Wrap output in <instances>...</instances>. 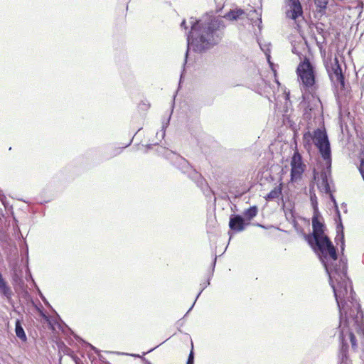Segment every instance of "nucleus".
Here are the masks:
<instances>
[{"label": "nucleus", "mask_w": 364, "mask_h": 364, "mask_svg": "<svg viewBox=\"0 0 364 364\" xmlns=\"http://www.w3.org/2000/svg\"><path fill=\"white\" fill-rule=\"evenodd\" d=\"M306 241L323 265L334 296L340 297L343 292L350 290L352 282L347 275V258L343 252L341 251L342 255L338 260L337 250L328 236L316 237L315 240L309 239Z\"/></svg>", "instance_id": "1"}, {"label": "nucleus", "mask_w": 364, "mask_h": 364, "mask_svg": "<svg viewBox=\"0 0 364 364\" xmlns=\"http://www.w3.org/2000/svg\"><path fill=\"white\" fill-rule=\"evenodd\" d=\"M191 30L187 33V50L185 54L183 68L187 62V58L190 49L195 53H203L218 45L224 36V31L226 27L223 18L219 16H205L194 20L192 17L190 21ZM181 77V83L183 72Z\"/></svg>", "instance_id": "2"}, {"label": "nucleus", "mask_w": 364, "mask_h": 364, "mask_svg": "<svg viewBox=\"0 0 364 364\" xmlns=\"http://www.w3.org/2000/svg\"><path fill=\"white\" fill-rule=\"evenodd\" d=\"M334 297L339 311L341 336L348 334L353 348L357 346L354 332L360 336L363 346L361 358L364 361V316L361 306L355 298V293L350 288L346 293L343 292L340 297Z\"/></svg>", "instance_id": "3"}, {"label": "nucleus", "mask_w": 364, "mask_h": 364, "mask_svg": "<svg viewBox=\"0 0 364 364\" xmlns=\"http://www.w3.org/2000/svg\"><path fill=\"white\" fill-rule=\"evenodd\" d=\"M303 144L307 150L314 144L323 161H329L332 156L331 143L325 129L317 128L312 134L310 132H306L303 136Z\"/></svg>", "instance_id": "4"}, {"label": "nucleus", "mask_w": 364, "mask_h": 364, "mask_svg": "<svg viewBox=\"0 0 364 364\" xmlns=\"http://www.w3.org/2000/svg\"><path fill=\"white\" fill-rule=\"evenodd\" d=\"M296 73L302 89L310 93L315 92L317 90L316 68L308 58H305L304 61L299 64ZM311 95L314 97L313 94Z\"/></svg>", "instance_id": "5"}, {"label": "nucleus", "mask_w": 364, "mask_h": 364, "mask_svg": "<svg viewBox=\"0 0 364 364\" xmlns=\"http://www.w3.org/2000/svg\"><path fill=\"white\" fill-rule=\"evenodd\" d=\"M156 151L159 154H161L170 160L173 166L181 171L182 173L187 175L192 181L197 177H200V173L194 169L185 158L179 154L163 146H159Z\"/></svg>", "instance_id": "6"}, {"label": "nucleus", "mask_w": 364, "mask_h": 364, "mask_svg": "<svg viewBox=\"0 0 364 364\" xmlns=\"http://www.w3.org/2000/svg\"><path fill=\"white\" fill-rule=\"evenodd\" d=\"M156 151L159 154H161L170 160L173 166L181 171L182 173L187 175L192 181L197 177H200V173L194 169L185 158L179 154L163 146H159Z\"/></svg>", "instance_id": "7"}, {"label": "nucleus", "mask_w": 364, "mask_h": 364, "mask_svg": "<svg viewBox=\"0 0 364 364\" xmlns=\"http://www.w3.org/2000/svg\"><path fill=\"white\" fill-rule=\"evenodd\" d=\"M305 165L302 157L298 151H295L291 157L290 177L291 181H296L301 178L304 172Z\"/></svg>", "instance_id": "8"}, {"label": "nucleus", "mask_w": 364, "mask_h": 364, "mask_svg": "<svg viewBox=\"0 0 364 364\" xmlns=\"http://www.w3.org/2000/svg\"><path fill=\"white\" fill-rule=\"evenodd\" d=\"M324 166L321 171V183L318 185L320 190L325 193H330L331 192L330 186V181L331 177V165L332 156L330 157L329 161H323Z\"/></svg>", "instance_id": "9"}, {"label": "nucleus", "mask_w": 364, "mask_h": 364, "mask_svg": "<svg viewBox=\"0 0 364 364\" xmlns=\"http://www.w3.org/2000/svg\"><path fill=\"white\" fill-rule=\"evenodd\" d=\"M328 77L332 82H336L342 87L345 86V77L342 72V68L337 58L334 59V63L331 68H326Z\"/></svg>", "instance_id": "10"}, {"label": "nucleus", "mask_w": 364, "mask_h": 364, "mask_svg": "<svg viewBox=\"0 0 364 364\" xmlns=\"http://www.w3.org/2000/svg\"><path fill=\"white\" fill-rule=\"evenodd\" d=\"M322 218L321 213L314 214L312 217V233H309L308 235L304 234L305 240L314 239L315 240V237H324L326 236L324 234L325 230V225L323 222L320 220V218Z\"/></svg>", "instance_id": "11"}, {"label": "nucleus", "mask_w": 364, "mask_h": 364, "mask_svg": "<svg viewBox=\"0 0 364 364\" xmlns=\"http://www.w3.org/2000/svg\"><path fill=\"white\" fill-rule=\"evenodd\" d=\"M250 223L246 222V220L242 215L232 214L229 219L230 231L233 233L242 232L245 230L246 227L250 225Z\"/></svg>", "instance_id": "12"}, {"label": "nucleus", "mask_w": 364, "mask_h": 364, "mask_svg": "<svg viewBox=\"0 0 364 364\" xmlns=\"http://www.w3.org/2000/svg\"><path fill=\"white\" fill-rule=\"evenodd\" d=\"M336 216L335 222L336 223V232L337 235L335 238V242L338 245H340L341 251L344 252L345 250V238H344V227L343 225L341 212L339 208L335 209Z\"/></svg>", "instance_id": "13"}, {"label": "nucleus", "mask_w": 364, "mask_h": 364, "mask_svg": "<svg viewBox=\"0 0 364 364\" xmlns=\"http://www.w3.org/2000/svg\"><path fill=\"white\" fill-rule=\"evenodd\" d=\"M287 6L289 9L287 11V17L296 20L303 15V8L299 0H287Z\"/></svg>", "instance_id": "14"}, {"label": "nucleus", "mask_w": 364, "mask_h": 364, "mask_svg": "<svg viewBox=\"0 0 364 364\" xmlns=\"http://www.w3.org/2000/svg\"><path fill=\"white\" fill-rule=\"evenodd\" d=\"M193 181L198 188H200L208 200H210L211 198H213V202L215 203L216 197L215 196L214 192L210 188L206 180L202 176L201 174H200V177H197Z\"/></svg>", "instance_id": "15"}, {"label": "nucleus", "mask_w": 364, "mask_h": 364, "mask_svg": "<svg viewBox=\"0 0 364 364\" xmlns=\"http://www.w3.org/2000/svg\"><path fill=\"white\" fill-rule=\"evenodd\" d=\"M216 259H217V257L216 256L215 257L213 262H212V269H211V272L210 273V275L207 279V281L204 283H202L200 284V287H201V289L200 290V291L198 292V295L196 296V299L193 302V304H192V306L190 307V309L188 310V311L186 312V314H185V316L188 315V314L192 310V309L193 308L197 299H198V297L200 296V295L201 294V293L203 292V291L208 287L210 285V278L211 277L213 276V272H214V269H215V264H216Z\"/></svg>", "instance_id": "16"}, {"label": "nucleus", "mask_w": 364, "mask_h": 364, "mask_svg": "<svg viewBox=\"0 0 364 364\" xmlns=\"http://www.w3.org/2000/svg\"><path fill=\"white\" fill-rule=\"evenodd\" d=\"M348 345L342 342L338 355V364H351V360L348 358Z\"/></svg>", "instance_id": "17"}, {"label": "nucleus", "mask_w": 364, "mask_h": 364, "mask_svg": "<svg viewBox=\"0 0 364 364\" xmlns=\"http://www.w3.org/2000/svg\"><path fill=\"white\" fill-rule=\"evenodd\" d=\"M282 197V183L274 187L264 198L268 201H272Z\"/></svg>", "instance_id": "18"}, {"label": "nucleus", "mask_w": 364, "mask_h": 364, "mask_svg": "<svg viewBox=\"0 0 364 364\" xmlns=\"http://www.w3.org/2000/svg\"><path fill=\"white\" fill-rule=\"evenodd\" d=\"M15 333H16V336L22 341L25 342L27 341V336L26 335L24 329L22 326L21 321L20 319L16 320Z\"/></svg>", "instance_id": "19"}, {"label": "nucleus", "mask_w": 364, "mask_h": 364, "mask_svg": "<svg viewBox=\"0 0 364 364\" xmlns=\"http://www.w3.org/2000/svg\"><path fill=\"white\" fill-rule=\"evenodd\" d=\"M245 14V11L242 9H232L224 15V18L230 21L237 20L242 15Z\"/></svg>", "instance_id": "20"}, {"label": "nucleus", "mask_w": 364, "mask_h": 364, "mask_svg": "<svg viewBox=\"0 0 364 364\" xmlns=\"http://www.w3.org/2000/svg\"><path fill=\"white\" fill-rule=\"evenodd\" d=\"M257 206L252 205L244 211L242 216L246 220V222L250 223V221L257 215Z\"/></svg>", "instance_id": "21"}, {"label": "nucleus", "mask_w": 364, "mask_h": 364, "mask_svg": "<svg viewBox=\"0 0 364 364\" xmlns=\"http://www.w3.org/2000/svg\"><path fill=\"white\" fill-rule=\"evenodd\" d=\"M328 0H314V3L317 8H318L317 13L320 14L321 16L325 14L326 6Z\"/></svg>", "instance_id": "22"}, {"label": "nucleus", "mask_w": 364, "mask_h": 364, "mask_svg": "<svg viewBox=\"0 0 364 364\" xmlns=\"http://www.w3.org/2000/svg\"><path fill=\"white\" fill-rule=\"evenodd\" d=\"M285 216H286V218L287 220L293 225V226L294 227V228H297V227L299 226V223L296 219V217L294 215V213L293 211V210H289L288 211H286L285 212Z\"/></svg>", "instance_id": "23"}, {"label": "nucleus", "mask_w": 364, "mask_h": 364, "mask_svg": "<svg viewBox=\"0 0 364 364\" xmlns=\"http://www.w3.org/2000/svg\"><path fill=\"white\" fill-rule=\"evenodd\" d=\"M173 106H174V101H173L171 112L169 114L168 118L166 120L164 119L162 121V127H161L162 128V129H161V137L162 138H164L165 136V129H166V127L169 124V122H170V119H171V114H172V112H173Z\"/></svg>", "instance_id": "24"}, {"label": "nucleus", "mask_w": 364, "mask_h": 364, "mask_svg": "<svg viewBox=\"0 0 364 364\" xmlns=\"http://www.w3.org/2000/svg\"><path fill=\"white\" fill-rule=\"evenodd\" d=\"M75 338H76L77 339H79V340H80V341L83 343V345H84V346H85V347H88V348H90L92 350H93L95 353L98 354V355H99V358H100V359H101L102 355H100V351H99V350H98L97 348H95V346H92V345H91L90 343H87V342L85 341L84 340H82V338H79V337H78V336H75Z\"/></svg>", "instance_id": "25"}, {"label": "nucleus", "mask_w": 364, "mask_h": 364, "mask_svg": "<svg viewBox=\"0 0 364 364\" xmlns=\"http://www.w3.org/2000/svg\"><path fill=\"white\" fill-rule=\"evenodd\" d=\"M310 199L314 210V214L319 213L320 212L318 210L317 198L316 195H311Z\"/></svg>", "instance_id": "26"}, {"label": "nucleus", "mask_w": 364, "mask_h": 364, "mask_svg": "<svg viewBox=\"0 0 364 364\" xmlns=\"http://www.w3.org/2000/svg\"><path fill=\"white\" fill-rule=\"evenodd\" d=\"M316 30L317 33L323 36V38H326V31L324 30V24L321 22H318L315 26Z\"/></svg>", "instance_id": "27"}, {"label": "nucleus", "mask_w": 364, "mask_h": 364, "mask_svg": "<svg viewBox=\"0 0 364 364\" xmlns=\"http://www.w3.org/2000/svg\"><path fill=\"white\" fill-rule=\"evenodd\" d=\"M0 223L1 219L0 218ZM9 240V235L4 230V228L0 225V241L2 242H6Z\"/></svg>", "instance_id": "28"}, {"label": "nucleus", "mask_w": 364, "mask_h": 364, "mask_svg": "<svg viewBox=\"0 0 364 364\" xmlns=\"http://www.w3.org/2000/svg\"><path fill=\"white\" fill-rule=\"evenodd\" d=\"M253 14H256L258 16L257 20L255 21V23L257 21H258V23H259L258 26L259 28L260 27V24L262 23V12L261 11L259 12L258 10L254 9H252V10L250 11V12L247 14V16L252 17Z\"/></svg>", "instance_id": "29"}, {"label": "nucleus", "mask_w": 364, "mask_h": 364, "mask_svg": "<svg viewBox=\"0 0 364 364\" xmlns=\"http://www.w3.org/2000/svg\"><path fill=\"white\" fill-rule=\"evenodd\" d=\"M121 150L119 149H114L112 150V153L108 154L107 156L106 157V159H110L119 154Z\"/></svg>", "instance_id": "30"}, {"label": "nucleus", "mask_w": 364, "mask_h": 364, "mask_svg": "<svg viewBox=\"0 0 364 364\" xmlns=\"http://www.w3.org/2000/svg\"><path fill=\"white\" fill-rule=\"evenodd\" d=\"M186 364H194V353L193 348L189 353Z\"/></svg>", "instance_id": "31"}, {"label": "nucleus", "mask_w": 364, "mask_h": 364, "mask_svg": "<svg viewBox=\"0 0 364 364\" xmlns=\"http://www.w3.org/2000/svg\"><path fill=\"white\" fill-rule=\"evenodd\" d=\"M358 170L360 171V173L364 181V159H362L360 160V165L358 166Z\"/></svg>", "instance_id": "32"}, {"label": "nucleus", "mask_w": 364, "mask_h": 364, "mask_svg": "<svg viewBox=\"0 0 364 364\" xmlns=\"http://www.w3.org/2000/svg\"><path fill=\"white\" fill-rule=\"evenodd\" d=\"M328 194L329 195V198H330L331 201L333 203L334 209L338 208V203H337L335 196L333 195V193L331 192H330V193H328Z\"/></svg>", "instance_id": "33"}, {"label": "nucleus", "mask_w": 364, "mask_h": 364, "mask_svg": "<svg viewBox=\"0 0 364 364\" xmlns=\"http://www.w3.org/2000/svg\"><path fill=\"white\" fill-rule=\"evenodd\" d=\"M0 200L1 201L2 204L6 207V198L5 195L1 191H0Z\"/></svg>", "instance_id": "34"}, {"label": "nucleus", "mask_w": 364, "mask_h": 364, "mask_svg": "<svg viewBox=\"0 0 364 364\" xmlns=\"http://www.w3.org/2000/svg\"><path fill=\"white\" fill-rule=\"evenodd\" d=\"M183 323H184V322H183V321H181V320H179V321H178L176 323V327H177V328H178V331H180V332L181 331L180 328H181V327H182V326H183Z\"/></svg>", "instance_id": "35"}, {"label": "nucleus", "mask_w": 364, "mask_h": 364, "mask_svg": "<svg viewBox=\"0 0 364 364\" xmlns=\"http://www.w3.org/2000/svg\"><path fill=\"white\" fill-rule=\"evenodd\" d=\"M40 296L41 298V299L43 300V301L44 302V304L47 306H50V304L48 303V301L46 300V299L45 298V296L41 294L40 293Z\"/></svg>", "instance_id": "36"}, {"label": "nucleus", "mask_w": 364, "mask_h": 364, "mask_svg": "<svg viewBox=\"0 0 364 364\" xmlns=\"http://www.w3.org/2000/svg\"><path fill=\"white\" fill-rule=\"evenodd\" d=\"M58 326H59V328H60L62 331H63V327H65V328H68L69 330H70V329L69 328V327H68V326H67V325H66V324H65L63 321H61V323H59V324H58Z\"/></svg>", "instance_id": "37"}, {"label": "nucleus", "mask_w": 364, "mask_h": 364, "mask_svg": "<svg viewBox=\"0 0 364 364\" xmlns=\"http://www.w3.org/2000/svg\"><path fill=\"white\" fill-rule=\"evenodd\" d=\"M181 27L184 28L185 30L188 29V26H186V20H183V21L181 23Z\"/></svg>", "instance_id": "38"}, {"label": "nucleus", "mask_w": 364, "mask_h": 364, "mask_svg": "<svg viewBox=\"0 0 364 364\" xmlns=\"http://www.w3.org/2000/svg\"><path fill=\"white\" fill-rule=\"evenodd\" d=\"M157 144H149L146 146L147 150H150L153 148V146H156Z\"/></svg>", "instance_id": "39"}, {"label": "nucleus", "mask_w": 364, "mask_h": 364, "mask_svg": "<svg viewBox=\"0 0 364 364\" xmlns=\"http://www.w3.org/2000/svg\"><path fill=\"white\" fill-rule=\"evenodd\" d=\"M341 207H342L343 208H344V212H345V213H346V212H347V205H346V203H343L341 204Z\"/></svg>", "instance_id": "40"}, {"label": "nucleus", "mask_w": 364, "mask_h": 364, "mask_svg": "<svg viewBox=\"0 0 364 364\" xmlns=\"http://www.w3.org/2000/svg\"><path fill=\"white\" fill-rule=\"evenodd\" d=\"M142 359L144 360V364H151V363L150 361H149L148 360H146V358H142Z\"/></svg>", "instance_id": "41"}, {"label": "nucleus", "mask_w": 364, "mask_h": 364, "mask_svg": "<svg viewBox=\"0 0 364 364\" xmlns=\"http://www.w3.org/2000/svg\"><path fill=\"white\" fill-rule=\"evenodd\" d=\"M254 225L257 226V227H260L262 228H265V227L264 225H261L259 223H255V224H254Z\"/></svg>", "instance_id": "42"}, {"label": "nucleus", "mask_w": 364, "mask_h": 364, "mask_svg": "<svg viewBox=\"0 0 364 364\" xmlns=\"http://www.w3.org/2000/svg\"><path fill=\"white\" fill-rule=\"evenodd\" d=\"M292 52L296 55H299V53L297 52L296 48L294 47L292 48Z\"/></svg>", "instance_id": "43"}, {"label": "nucleus", "mask_w": 364, "mask_h": 364, "mask_svg": "<svg viewBox=\"0 0 364 364\" xmlns=\"http://www.w3.org/2000/svg\"><path fill=\"white\" fill-rule=\"evenodd\" d=\"M29 279H32V281L34 282V281H33V278H32V275H31V273H29L28 277L26 278V279H27V280H28Z\"/></svg>", "instance_id": "44"}, {"label": "nucleus", "mask_w": 364, "mask_h": 364, "mask_svg": "<svg viewBox=\"0 0 364 364\" xmlns=\"http://www.w3.org/2000/svg\"><path fill=\"white\" fill-rule=\"evenodd\" d=\"M25 246H26V255L28 256V246H27V245H26V244L25 245Z\"/></svg>", "instance_id": "45"}, {"label": "nucleus", "mask_w": 364, "mask_h": 364, "mask_svg": "<svg viewBox=\"0 0 364 364\" xmlns=\"http://www.w3.org/2000/svg\"><path fill=\"white\" fill-rule=\"evenodd\" d=\"M130 355H132L133 357H137V358L140 357V355L138 354H131Z\"/></svg>", "instance_id": "46"}, {"label": "nucleus", "mask_w": 364, "mask_h": 364, "mask_svg": "<svg viewBox=\"0 0 364 364\" xmlns=\"http://www.w3.org/2000/svg\"><path fill=\"white\" fill-rule=\"evenodd\" d=\"M75 363L76 364H83L81 361H80L79 360H75Z\"/></svg>", "instance_id": "47"}, {"label": "nucleus", "mask_w": 364, "mask_h": 364, "mask_svg": "<svg viewBox=\"0 0 364 364\" xmlns=\"http://www.w3.org/2000/svg\"><path fill=\"white\" fill-rule=\"evenodd\" d=\"M156 348V347H155V348H153L150 349L149 350H148V353L151 352V351H152V350H154Z\"/></svg>", "instance_id": "48"}, {"label": "nucleus", "mask_w": 364, "mask_h": 364, "mask_svg": "<svg viewBox=\"0 0 364 364\" xmlns=\"http://www.w3.org/2000/svg\"><path fill=\"white\" fill-rule=\"evenodd\" d=\"M289 94H287V95H286V100H288V99H289Z\"/></svg>", "instance_id": "49"}, {"label": "nucleus", "mask_w": 364, "mask_h": 364, "mask_svg": "<svg viewBox=\"0 0 364 364\" xmlns=\"http://www.w3.org/2000/svg\"><path fill=\"white\" fill-rule=\"evenodd\" d=\"M316 100L318 101V102L321 103L320 99L318 97L316 98Z\"/></svg>", "instance_id": "50"}, {"label": "nucleus", "mask_w": 364, "mask_h": 364, "mask_svg": "<svg viewBox=\"0 0 364 364\" xmlns=\"http://www.w3.org/2000/svg\"><path fill=\"white\" fill-rule=\"evenodd\" d=\"M363 262L364 264V255H363Z\"/></svg>", "instance_id": "51"}]
</instances>
